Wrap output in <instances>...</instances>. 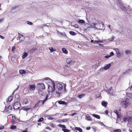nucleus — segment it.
<instances>
[{
    "label": "nucleus",
    "mask_w": 132,
    "mask_h": 132,
    "mask_svg": "<svg viewBox=\"0 0 132 132\" xmlns=\"http://www.w3.org/2000/svg\"><path fill=\"white\" fill-rule=\"evenodd\" d=\"M31 108L30 107H24L23 108V110L26 111H28L29 110L31 109Z\"/></svg>",
    "instance_id": "nucleus-18"
},
{
    "label": "nucleus",
    "mask_w": 132,
    "mask_h": 132,
    "mask_svg": "<svg viewBox=\"0 0 132 132\" xmlns=\"http://www.w3.org/2000/svg\"><path fill=\"white\" fill-rule=\"evenodd\" d=\"M20 103L19 102H17L14 104V108L15 109H17L20 107Z\"/></svg>",
    "instance_id": "nucleus-4"
},
{
    "label": "nucleus",
    "mask_w": 132,
    "mask_h": 132,
    "mask_svg": "<svg viewBox=\"0 0 132 132\" xmlns=\"http://www.w3.org/2000/svg\"><path fill=\"white\" fill-rule=\"evenodd\" d=\"M40 101H38V103L35 105V106H34V108H36L38 107L39 106V103H40Z\"/></svg>",
    "instance_id": "nucleus-42"
},
{
    "label": "nucleus",
    "mask_w": 132,
    "mask_h": 132,
    "mask_svg": "<svg viewBox=\"0 0 132 132\" xmlns=\"http://www.w3.org/2000/svg\"><path fill=\"white\" fill-rule=\"evenodd\" d=\"M47 98H46L43 101H41V102L43 104L47 100Z\"/></svg>",
    "instance_id": "nucleus-44"
},
{
    "label": "nucleus",
    "mask_w": 132,
    "mask_h": 132,
    "mask_svg": "<svg viewBox=\"0 0 132 132\" xmlns=\"http://www.w3.org/2000/svg\"><path fill=\"white\" fill-rule=\"evenodd\" d=\"M28 100L27 99H24L22 101V103L23 104H26L28 103Z\"/></svg>",
    "instance_id": "nucleus-15"
},
{
    "label": "nucleus",
    "mask_w": 132,
    "mask_h": 132,
    "mask_svg": "<svg viewBox=\"0 0 132 132\" xmlns=\"http://www.w3.org/2000/svg\"><path fill=\"white\" fill-rule=\"evenodd\" d=\"M15 49V48L14 46H13L12 47V51H14Z\"/></svg>",
    "instance_id": "nucleus-50"
},
{
    "label": "nucleus",
    "mask_w": 132,
    "mask_h": 132,
    "mask_svg": "<svg viewBox=\"0 0 132 132\" xmlns=\"http://www.w3.org/2000/svg\"><path fill=\"white\" fill-rule=\"evenodd\" d=\"M98 43V42H97V40L94 41L93 43Z\"/></svg>",
    "instance_id": "nucleus-62"
},
{
    "label": "nucleus",
    "mask_w": 132,
    "mask_h": 132,
    "mask_svg": "<svg viewBox=\"0 0 132 132\" xmlns=\"http://www.w3.org/2000/svg\"><path fill=\"white\" fill-rule=\"evenodd\" d=\"M4 127L3 126H0V130L3 129L4 128Z\"/></svg>",
    "instance_id": "nucleus-52"
},
{
    "label": "nucleus",
    "mask_w": 132,
    "mask_h": 132,
    "mask_svg": "<svg viewBox=\"0 0 132 132\" xmlns=\"http://www.w3.org/2000/svg\"><path fill=\"white\" fill-rule=\"evenodd\" d=\"M75 129L79 131L80 132H81L82 131V129L79 127H75Z\"/></svg>",
    "instance_id": "nucleus-26"
},
{
    "label": "nucleus",
    "mask_w": 132,
    "mask_h": 132,
    "mask_svg": "<svg viewBox=\"0 0 132 132\" xmlns=\"http://www.w3.org/2000/svg\"><path fill=\"white\" fill-rule=\"evenodd\" d=\"M38 87L42 89L45 88V86L42 83H39L38 84Z\"/></svg>",
    "instance_id": "nucleus-8"
},
{
    "label": "nucleus",
    "mask_w": 132,
    "mask_h": 132,
    "mask_svg": "<svg viewBox=\"0 0 132 132\" xmlns=\"http://www.w3.org/2000/svg\"><path fill=\"white\" fill-rule=\"evenodd\" d=\"M129 99H127L124 101H121L120 103V104L123 108H126L129 105Z\"/></svg>",
    "instance_id": "nucleus-3"
},
{
    "label": "nucleus",
    "mask_w": 132,
    "mask_h": 132,
    "mask_svg": "<svg viewBox=\"0 0 132 132\" xmlns=\"http://www.w3.org/2000/svg\"><path fill=\"white\" fill-rule=\"evenodd\" d=\"M84 96V94H81L79 95L78 96V97L80 98L82 97H83Z\"/></svg>",
    "instance_id": "nucleus-30"
},
{
    "label": "nucleus",
    "mask_w": 132,
    "mask_h": 132,
    "mask_svg": "<svg viewBox=\"0 0 132 132\" xmlns=\"http://www.w3.org/2000/svg\"><path fill=\"white\" fill-rule=\"evenodd\" d=\"M117 118H120V116L119 115V114H118L117 115Z\"/></svg>",
    "instance_id": "nucleus-58"
},
{
    "label": "nucleus",
    "mask_w": 132,
    "mask_h": 132,
    "mask_svg": "<svg viewBox=\"0 0 132 132\" xmlns=\"http://www.w3.org/2000/svg\"><path fill=\"white\" fill-rule=\"evenodd\" d=\"M50 80H51V81H52L50 78L48 77H47L44 79V81H49Z\"/></svg>",
    "instance_id": "nucleus-37"
},
{
    "label": "nucleus",
    "mask_w": 132,
    "mask_h": 132,
    "mask_svg": "<svg viewBox=\"0 0 132 132\" xmlns=\"http://www.w3.org/2000/svg\"><path fill=\"white\" fill-rule=\"evenodd\" d=\"M13 97L12 96H9L6 100L7 102H8V101L9 102H11L13 100Z\"/></svg>",
    "instance_id": "nucleus-11"
},
{
    "label": "nucleus",
    "mask_w": 132,
    "mask_h": 132,
    "mask_svg": "<svg viewBox=\"0 0 132 132\" xmlns=\"http://www.w3.org/2000/svg\"><path fill=\"white\" fill-rule=\"evenodd\" d=\"M74 26L75 27V28H78V25H77V24H75Z\"/></svg>",
    "instance_id": "nucleus-54"
},
{
    "label": "nucleus",
    "mask_w": 132,
    "mask_h": 132,
    "mask_svg": "<svg viewBox=\"0 0 132 132\" xmlns=\"http://www.w3.org/2000/svg\"><path fill=\"white\" fill-rule=\"evenodd\" d=\"M43 118L42 117L39 119V120H38V122H39L42 121L43 120Z\"/></svg>",
    "instance_id": "nucleus-46"
},
{
    "label": "nucleus",
    "mask_w": 132,
    "mask_h": 132,
    "mask_svg": "<svg viewBox=\"0 0 132 132\" xmlns=\"http://www.w3.org/2000/svg\"><path fill=\"white\" fill-rule=\"evenodd\" d=\"M68 120L69 119H63V122H67L68 121Z\"/></svg>",
    "instance_id": "nucleus-47"
},
{
    "label": "nucleus",
    "mask_w": 132,
    "mask_h": 132,
    "mask_svg": "<svg viewBox=\"0 0 132 132\" xmlns=\"http://www.w3.org/2000/svg\"><path fill=\"white\" fill-rule=\"evenodd\" d=\"M110 55L111 56L113 55H114V53H113V52H111L110 53Z\"/></svg>",
    "instance_id": "nucleus-53"
},
{
    "label": "nucleus",
    "mask_w": 132,
    "mask_h": 132,
    "mask_svg": "<svg viewBox=\"0 0 132 132\" xmlns=\"http://www.w3.org/2000/svg\"><path fill=\"white\" fill-rule=\"evenodd\" d=\"M3 19H0V23L2 22L3 21Z\"/></svg>",
    "instance_id": "nucleus-57"
},
{
    "label": "nucleus",
    "mask_w": 132,
    "mask_h": 132,
    "mask_svg": "<svg viewBox=\"0 0 132 132\" xmlns=\"http://www.w3.org/2000/svg\"><path fill=\"white\" fill-rule=\"evenodd\" d=\"M130 89L132 90V85H131V86L129 87Z\"/></svg>",
    "instance_id": "nucleus-64"
},
{
    "label": "nucleus",
    "mask_w": 132,
    "mask_h": 132,
    "mask_svg": "<svg viewBox=\"0 0 132 132\" xmlns=\"http://www.w3.org/2000/svg\"><path fill=\"white\" fill-rule=\"evenodd\" d=\"M112 88H111L110 89V90H109V93H110L111 94H113V92L112 90Z\"/></svg>",
    "instance_id": "nucleus-40"
},
{
    "label": "nucleus",
    "mask_w": 132,
    "mask_h": 132,
    "mask_svg": "<svg viewBox=\"0 0 132 132\" xmlns=\"http://www.w3.org/2000/svg\"><path fill=\"white\" fill-rule=\"evenodd\" d=\"M38 93L40 96H43L44 94V93L43 91L41 89H39V90Z\"/></svg>",
    "instance_id": "nucleus-13"
},
{
    "label": "nucleus",
    "mask_w": 132,
    "mask_h": 132,
    "mask_svg": "<svg viewBox=\"0 0 132 132\" xmlns=\"http://www.w3.org/2000/svg\"><path fill=\"white\" fill-rule=\"evenodd\" d=\"M28 55V54L27 52H24L23 53V55L22 59H24L26 57H27Z\"/></svg>",
    "instance_id": "nucleus-14"
},
{
    "label": "nucleus",
    "mask_w": 132,
    "mask_h": 132,
    "mask_svg": "<svg viewBox=\"0 0 132 132\" xmlns=\"http://www.w3.org/2000/svg\"><path fill=\"white\" fill-rule=\"evenodd\" d=\"M59 122L61 123L62 122H63V120H59Z\"/></svg>",
    "instance_id": "nucleus-60"
},
{
    "label": "nucleus",
    "mask_w": 132,
    "mask_h": 132,
    "mask_svg": "<svg viewBox=\"0 0 132 132\" xmlns=\"http://www.w3.org/2000/svg\"><path fill=\"white\" fill-rule=\"evenodd\" d=\"M76 113H73V114H72L71 115V116H74V115H76Z\"/></svg>",
    "instance_id": "nucleus-61"
},
{
    "label": "nucleus",
    "mask_w": 132,
    "mask_h": 132,
    "mask_svg": "<svg viewBox=\"0 0 132 132\" xmlns=\"http://www.w3.org/2000/svg\"><path fill=\"white\" fill-rule=\"evenodd\" d=\"M121 131V130L120 129H118L113 130V132H120Z\"/></svg>",
    "instance_id": "nucleus-32"
},
{
    "label": "nucleus",
    "mask_w": 132,
    "mask_h": 132,
    "mask_svg": "<svg viewBox=\"0 0 132 132\" xmlns=\"http://www.w3.org/2000/svg\"><path fill=\"white\" fill-rule=\"evenodd\" d=\"M113 50L116 52L117 54H120L119 50L117 48H114Z\"/></svg>",
    "instance_id": "nucleus-22"
},
{
    "label": "nucleus",
    "mask_w": 132,
    "mask_h": 132,
    "mask_svg": "<svg viewBox=\"0 0 132 132\" xmlns=\"http://www.w3.org/2000/svg\"><path fill=\"white\" fill-rule=\"evenodd\" d=\"M125 53L127 54H130V51L127 50L125 51Z\"/></svg>",
    "instance_id": "nucleus-39"
},
{
    "label": "nucleus",
    "mask_w": 132,
    "mask_h": 132,
    "mask_svg": "<svg viewBox=\"0 0 132 132\" xmlns=\"http://www.w3.org/2000/svg\"><path fill=\"white\" fill-rule=\"evenodd\" d=\"M0 38L2 39H4V37L3 36H2L0 35Z\"/></svg>",
    "instance_id": "nucleus-55"
},
{
    "label": "nucleus",
    "mask_w": 132,
    "mask_h": 132,
    "mask_svg": "<svg viewBox=\"0 0 132 132\" xmlns=\"http://www.w3.org/2000/svg\"><path fill=\"white\" fill-rule=\"evenodd\" d=\"M62 130L64 132H68L69 131V130L67 129H65V128H63Z\"/></svg>",
    "instance_id": "nucleus-36"
},
{
    "label": "nucleus",
    "mask_w": 132,
    "mask_h": 132,
    "mask_svg": "<svg viewBox=\"0 0 132 132\" xmlns=\"http://www.w3.org/2000/svg\"><path fill=\"white\" fill-rule=\"evenodd\" d=\"M114 112L117 115L118 114H119L118 111L116 110H115L114 111Z\"/></svg>",
    "instance_id": "nucleus-48"
},
{
    "label": "nucleus",
    "mask_w": 132,
    "mask_h": 132,
    "mask_svg": "<svg viewBox=\"0 0 132 132\" xmlns=\"http://www.w3.org/2000/svg\"><path fill=\"white\" fill-rule=\"evenodd\" d=\"M128 117L126 115L124 116L123 118V120L125 122L127 120Z\"/></svg>",
    "instance_id": "nucleus-23"
},
{
    "label": "nucleus",
    "mask_w": 132,
    "mask_h": 132,
    "mask_svg": "<svg viewBox=\"0 0 132 132\" xmlns=\"http://www.w3.org/2000/svg\"><path fill=\"white\" fill-rule=\"evenodd\" d=\"M57 87L58 90L60 91L62 90L63 88V85L60 83H57Z\"/></svg>",
    "instance_id": "nucleus-7"
},
{
    "label": "nucleus",
    "mask_w": 132,
    "mask_h": 132,
    "mask_svg": "<svg viewBox=\"0 0 132 132\" xmlns=\"http://www.w3.org/2000/svg\"><path fill=\"white\" fill-rule=\"evenodd\" d=\"M36 87L35 86L34 84H32L29 85V89L30 90L33 91L34 90Z\"/></svg>",
    "instance_id": "nucleus-9"
},
{
    "label": "nucleus",
    "mask_w": 132,
    "mask_h": 132,
    "mask_svg": "<svg viewBox=\"0 0 132 132\" xmlns=\"http://www.w3.org/2000/svg\"><path fill=\"white\" fill-rule=\"evenodd\" d=\"M86 119L90 121L91 120V117L88 115H87L86 116Z\"/></svg>",
    "instance_id": "nucleus-24"
},
{
    "label": "nucleus",
    "mask_w": 132,
    "mask_h": 132,
    "mask_svg": "<svg viewBox=\"0 0 132 132\" xmlns=\"http://www.w3.org/2000/svg\"><path fill=\"white\" fill-rule=\"evenodd\" d=\"M47 119H48L53 120V118L51 116L48 115L47 116Z\"/></svg>",
    "instance_id": "nucleus-33"
},
{
    "label": "nucleus",
    "mask_w": 132,
    "mask_h": 132,
    "mask_svg": "<svg viewBox=\"0 0 132 132\" xmlns=\"http://www.w3.org/2000/svg\"><path fill=\"white\" fill-rule=\"evenodd\" d=\"M27 23L29 25H32L33 24L32 23V22L29 21H27Z\"/></svg>",
    "instance_id": "nucleus-41"
},
{
    "label": "nucleus",
    "mask_w": 132,
    "mask_h": 132,
    "mask_svg": "<svg viewBox=\"0 0 132 132\" xmlns=\"http://www.w3.org/2000/svg\"><path fill=\"white\" fill-rule=\"evenodd\" d=\"M49 49L52 52H53L54 51H56L54 50L53 48L52 47H50L49 48Z\"/></svg>",
    "instance_id": "nucleus-34"
},
{
    "label": "nucleus",
    "mask_w": 132,
    "mask_h": 132,
    "mask_svg": "<svg viewBox=\"0 0 132 132\" xmlns=\"http://www.w3.org/2000/svg\"><path fill=\"white\" fill-rule=\"evenodd\" d=\"M85 22V21L83 20H79L78 22V23L80 24H84Z\"/></svg>",
    "instance_id": "nucleus-20"
},
{
    "label": "nucleus",
    "mask_w": 132,
    "mask_h": 132,
    "mask_svg": "<svg viewBox=\"0 0 132 132\" xmlns=\"http://www.w3.org/2000/svg\"><path fill=\"white\" fill-rule=\"evenodd\" d=\"M57 126L59 127H60L62 128H65L66 127L64 125H61V124H59L57 125Z\"/></svg>",
    "instance_id": "nucleus-17"
},
{
    "label": "nucleus",
    "mask_w": 132,
    "mask_h": 132,
    "mask_svg": "<svg viewBox=\"0 0 132 132\" xmlns=\"http://www.w3.org/2000/svg\"><path fill=\"white\" fill-rule=\"evenodd\" d=\"M70 34L72 35H76V33L74 31H71L69 32Z\"/></svg>",
    "instance_id": "nucleus-28"
},
{
    "label": "nucleus",
    "mask_w": 132,
    "mask_h": 132,
    "mask_svg": "<svg viewBox=\"0 0 132 132\" xmlns=\"http://www.w3.org/2000/svg\"><path fill=\"white\" fill-rule=\"evenodd\" d=\"M20 122V120L18 119H16V121L15 122Z\"/></svg>",
    "instance_id": "nucleus-56"
},
{
    "label": "nucleus",
    "mask_w": 132,
    "mask_h": 132,
    "mask_svg": "<svg viewBox=\"0 0 132 132\" xmlns=\"http://www.w3.org/2000/svg\"><path fill=\"white\" fill-rule=\"evenodd\" d=\"M56 93L57 96V97H59L60 96L61 94V93L60 92H56Z\"/></svg>",
    "instance_id": "nucleus-43"
},
{
    "label": "nucleus",
    "mask_w": 132,
    "mask_h": 132,
    "mask_svg": "<svg viewBox=\"0 0 132 132\" xmlns=\"http://www.w3.org/2000/svg\"><path fill=\"white\" fill-rule=\"evenodd\" d=\"M110 27H111V25H109V26H108V27H109V29L110 31L109 32V34H110V33H111V32L112 31V30L110 29Z\"/></svg>",
    "instance_id": "nucleus-45"
},
{
    "label": "nucleus",
    "mask_w": 132,
    "mask_h": 132,
    "mask_svg": "<svg viewBox=\"0 0 132 132\" xmlns=\"http://www.w3.org/2000/svg\"><path fill=\"white\" fill-rule=\"evenodd\" d=\"M19 73L21 75L24 74L26 73V71L24 70H20L19 71Z\"/></svg>",
    "instance_id": "nucleus-16"
},
{
    "label": "nucleus",
    "mask_w": 132,
    "mask_h": 132,
    "mask_svg": "<svg viewBox=\"0 0 132 132\" xmlns=\"http://www.w3.org/2000/svg\"><path fill=\"white\" fill-rule=\"evenodd\" d=\"M127 95L129 98L132 97V93H127Z\"/></svg>",
    "instance_id": "nucleus-29"
},
{
    "label": "nucleus",
    "mask_w": 132,
    "mask_h": 132,
    "mask_svg": "<svg viewBox=\"0 0 132 132\" xmlns=\"http://www.w3.org/2000/svg\"><path fill=\"white\" fill-rule=\"evenodd\" d=\"M12 109V106L9 105L7 108L5 109V110L8 112H11Z\"/></svg>",
    "instance_id": "nucleus-10"
},
{
    "label": "nucleus",
    "mask_w": 132,
    "mask_h": 132,
    "mask_svg": "<svg viewBox=\"0 0 132 132\" xmlns=\"http://www.w3.org/2000/svg\"><path fill=\"white\" fill-rule=\"evenodd\" d=\"M114 39V38L113 37H112L111 39H108V40H109V41H112Z\"/></svg>",
    "instance_id": "nucleus-49"
},
{
    "label": "nucleus",
    "mask_w": 132,
    "mask_h": 132,
    "mask_svg": "<svg viewBox=\"0 0 132 132\" xmlns=\"http://www.w3.org/2000/svg\"><path fill=\"white\" fill-rule=\"evenodd\" d=\"M19 35V41L22 42L24 41V37L22 35L20 34L19 33H18Z\"/></svg>",
    "instance_id": "nucleus-5"
},
{
    "label": "nucleus",
    "mask_w": 132,
    "mask_h": 132,
    "mask_svg": "<svg viewBox=\"0 0 132 132\" xmlns=\"http://www.w3.org/2000/svg\"><path fill=\"white\" fill-rule=\"evenodd\" d=\"M107 104V102L104 101H102L101 103V104L104 107H106V106Z\"/></svg>",
    "instance_id": "nucleus-12"
},
{
    "label": "nucleus",
    "mask_w": 132,
    "mask_h": 132,
    "mask_svg": "<svg viewBox=\"0 0 132 132\" xmlns=\"http://www.w3.org/2000/svg\"><path fill=\"white\" fill-rule=\"evenodd\" d=\"M111 64L110 63L108 64H106L103 68H101V69L103 70V69L104 70H106L108 69L111 67Z\"/></svg>",
    "instance_id": "nucleus-6"
},
{
    "label": "nucleus",
    "mask_w": 132,
    "mask_h": 132,
    "mask_svg": "<svg viewBox=\"0 0 132 132\" xmlns=\"http://www.w3.org/2000/svg\"><path fill=\"white\" fill-rule=\"evenodd\" d=\"M90 128L89 127H87L86 128V129L87 130H89Z\"/></svg>",
    "instance_id": "nucleus-59"
},
{
    "label": "nucleus",
    "mask_w": 132,
    "mask_h": 132,
    "mask_svg": "<svg viewBox=\"0 0 132 132\" xmlns=\"http://www.w3.org/2000/svg\"><path fill=\"white\" fill-rule=\"evenodd\" d=\"M10 128L12 129H16V127L15 125H13Z\"/></svg>",
    "instance_id": "nucleus-31"
},
{
    "label": "nucleus",
    "mask_w": 132,
    "mask_h": 132,
    "mask_svg": "<svg viewBox=\"0 0 132 132\" xmlns=\"http://www.w3.org/2000/svg\"><path fill=\"white\" fill-rule=\"evenodd\" d=\"M93 117L96 118L98 119H100V116L97 115L93 114L92 115Z\"/></svg>",
    "instance_id": "nucleus-21"
},
{
    "label": "nucleus",
    "mask_w": 132,
    "mask_h": 132,
    "mask_svg": "<svg viewBox=\"0 0 132 132\" xmlns=\"http://www.w3.org/2000/svg\"><path fill=\"white\" fill-rule=\"evenodd\" d=\"M62 50L63 52L65 54H67L68 53V52L67 50H66V49L64 48H62Z\"/></svg>",
    "instance_id": "nucleus-25"
},
{
    "label": "nucleus",
    "mask_w": 132,
    "mask_h": 132,
    "mask_svg": "<svg viewBox=\"0 0 132 132\" xmlns=\"http://www.w3.org/2000/svg\"><path fill=\"white\" fill-rule=\"evenodd\" d=\"M110 57H111V56L108 55L105 56V57L106 59H108Z\"/></svg>",
    "instance_id": "nucleus-51"
},
{
    "label": "nucleus",
    "mask_w": 132,
    "mask_h": 132,
    "mask_svg": "<svg viewBox=\"0 0 132 132\" xmlns=\"http://www.w3.org/2000/svg\"><path fill=\"white\" fill-rule=\"evenodd\" d=\"M58 103L60 104H66V103L64 101H60L58 102Z\"/></svg>",
    "instance_id": "nucleus-27"
},
{
    "label": "nucleus",
    "mask_w": 132,
    "mask_h": 132,
    "mask_svg": "<svg viewBox=\"0 0 132 132\" xmlns=\"http://www.w3.org/2000/svg\"><path fill=\"white\" fill-rule=\"evenodd\" d=\"M108 111L107 110L105 111V112L106 114H107L108 113Z\"/></svg>",
    "instance_id": "nucleus-63"
},
{
    "label": "nucleus",
    "mask_w": 132,
    "mask_h": 132,
    "mask_svg": "<svg viewBox=\"0 0 132 132\" xmlns=\"http://www.w3.org/2000/svg\"><path fill=\"white\" fill-rule=\"evenodd\" d=\"M131 118L130 117H128L127 119V120L128 122H131Z\"/></svg>",
    "instance_id": "nucleus-38"
},
{
    "label": "nucleus",
    "mask_w": 132,
    "mask_h": 132,
    "mask_svg": "<svg viewBox=\"0 0 132 132\" xmlns=\"http://www.w3.org/2000/svg\"><path fill=\"white\" fill-rule=\"evenodd\" d=\"M12 121L13 122H16V119L15 118V117L14 116H12Z\"/></svg>",
    "instance_id": "nucleus-35"
},
{
    "label": "nucleus",
    "mask_w": 132,
    "mask_h": 132,
    "mask_svg": "<svg viewBox=\"0 0 132 132\" xmlns=\"http://www.w3.org/2000/svg\"><path fill=\"white\" fill-rule=\"evenodd\" d=\"M103 26V24L102 23H92L90 25V27L95 29H101V27H102Z\"/></svg>",
    "instance_id": "nucleus-2"
},
{
    "label": "nucleus",
    "mask_w": 132,
    "mask_h": 132,
    "mask_svg": "<svg viewBox=\"0 0 132 132\" xmlns=\"http://www.w3.org/2000/svg\"><path fill=\"white\" fill-rule=\"evenodd\" d=\"M72 61V59L70 58L66 60V62L68 64L70 63Z\"/></svg>",
    "instance_id": "nucleus-19"
},
{
    "label": "nucleus",
    "mask_w": 132,
    "mask_h": 132,
    "mask_svg": "<svg viewBox=\"0 0 132 132\" xmlns=\"http://www.w3.org/2000/svg\"><path fill=\"white\" fill-rule=\"evenodd\" d=\"M48 90L49 92H54L55 90V84L52 81L49 82Z\"/></svg>",
    "instance_id": "nucleus-1"
}]
</instances>
